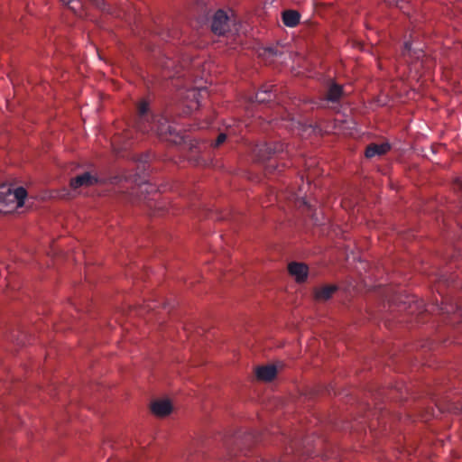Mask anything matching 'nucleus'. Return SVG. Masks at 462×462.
Returning <instances> with one entry per match:
<instances>
[{
  "mask_svg": "<svg viewBox=\"0 0 462 462\" xmlns=\"http://www.w3.org/2000/svg\"><path fill=\"white\" fill-rule=\"evenodd\" d=\"M137 128L141 132L152 131L160 136L171 134V127L167 119L162 116L154 117L149 114V104L145 100L139 102L137 106Z\"/></svg>",
  "mask_w": 462,
  "mask_h": 462,
  "instance_id": "1",
  "label": "nucleus"
},
{
  "mask_svg": "<svg viewBox=\"0 0 462 462\" xmlns=\"http://www.w3.org/2000/svg\"><path fill=\"white\" fill-rule=\"evenodd\" d=\"M26 196L27 192L22 187L13 189L8 185L0 186V213L8 214L22 208Z\"/></svg>",
  "mask_w": 462,
  "mask_h": 462,
  "instance_id": "2",
  "label": "nucleus"
},
{
  "mask_svg": "<svg viewBox=\"0 0 462 462\" xmlns=\"http://www.w3.org/2000/svg\"><path fill=\"white\" fill-rule=\"evenodd\" d=\"M208 96V91L205 88H191L188 89L182 95L181 104L184 106L185 114H189L199 107L200 98Z\"/></svg>",
  "mask_w": 462,
  "mask_h": 462,
  "instance_id": "3",
  "label": "nucleus"
},
{
  "mask_svg": "<svg viewBox=\"0 0 462 462\" xmlns=\"http://www.w3.org/2000/svg\"><path fill=\"white\" fill-rule=\"evenodd\" d=\"M288 272L296 282L302 283L307 281L309 267L303 263L292 262L288 265Z\"/></svg>",
  "mask_w": 462,
  "mask_h": 462,
  "instance_id": "4",
  "label": "nucleus"
},
{
  "mask_svg": "<svg viewBox=\"0 0 462 462\" xmlns=\"http://www.w3.org/2000/svg\"><path fill=\"white\" fill-rule=\"evenodd\" d=\"M227 22L228 17L226 14L222 10H218L213 17L212 31L218 35L224 34L228 28Z\"/></svg>",
  "mask_w": 462,
  "mask_h": 462,
  "instance_id": "5",
  "label": "nucleus"
},
{
  "mask_svg": "<svg viewBox=\"0 0 462 462\" xmlns=\"http://www.w3.org/2000/svg\"><path fill=\"white\" fill-rule=\"evenodd\" d=\"M152 412L157 417H165L172 411V404L168 399H157L151 403Z\"/></svg>",
  "mask_w": 462,
  "mask_h": 462,
  "instance_id": "6",
  "label": "nucleus"
},
{
  "mask_svg": "<svg viewBox=\"0 0 462 462\" xmlns=\"http://www.w3.org/2000/svg\"><path fill=\"white\" fill-rule=\"evenodd\" d=\"M97 182V179L89 172H85L70 180V187L77 190L79 188H88Z\"/></svg>",
  "mask_w": 462,
  "mask_h": 462,
  "instance_id": "7",
  "label": "nucleus"
},
{
  "mask_svg": "<svg viewBox=\"0 0 462 462\" xmlns=\"http://www.w3.org/2000/svg\"><path fill=\"white\" fill-rule=\"evenodd\" d=\"M281 151H282V145H278L273 148L270 144L267 143L257 145L254 149V152L259 160H265L272 153H275Z\"/></svg>",
  "mask_w": 462,
  "mask_h": 462,
  "instance_id": "8",
  "label": "nucleus"
},
{
  "mask_svg": "<svg viewBox=\"0 0 462 462\" xmlns=\"http://www.w3.org/2000/svg\"><path fill=\"white\" fill-rule=\"evenodd\" d=\"M337 291L334 285H324L314 290V297L318 301H326L332 297Z\"/></svg>",
  "mask_w": 462,
  "mask_h": 462,
  "instance_id": "9",
  "label": "nucleus"
},
{
  "mask_svg": "<svg viewBox=\"0 0 462 462\" xmlns=\"http://www.w3.org/2000/svg\"><path fill=\"white\" fill-rule=\"evenodd\" d=\"M255 374L259 380L268 382L275 377L277 369L275 365H268L258 367L255 371Z\"/></svg>",
  "mask_w": 462,
  "mask_h": 462,
  "instance_id": "10",
  "label": "nucleus"
},
{
  "mask_svg": "<svg viewBox=\"0 0 462 462\" xmlns=\"http://www.w3.org/2000/svg\"><path fill=\"white\" fill-rule=\"evenodd\" d=\"M390 150L388 143H373L366 148L365 156L372 158L375 155H383Z\"/></svg>",
  "mask_w": 462,
  "mask_h": 462,
  "instance_id": "11",
  "label": "nucleus"
},
{
  "mask_svg": "<svg viewBox=\"0 0 462 462\" xmlns=\"http://www.w3.org/2000/svg\"><path fill=\"white\" fill-rule=\"evenodd\" d=\"M282 22L286 26L294 27L300 22V14L294 10H287L282 13Z\"/></svg>",
  "mask_w": 462,
  "mask_h": 462,
  "instance_id": "12",
  "label": "nucleus"
},
{
  "mask_svg": "<svg viewBox=\"0 0 462 462\" xmlns=\"http://www.w3.org/2000/svg\"><path fill=\"white\" fill-rule=\"evenodd\" d=\"M342 95L343 90L341 86L333 83L328 88L327 98L329 101L335 102L337 101Z\"/></svg>",
  "mask_w": 462,
  "mask_h": 462,
  "instance_id": "13",
  "label": "nucleus"
},
{
  "mask_svg": "<svg viewBox=\"0 0 462 462\" xmlns=\"http://www.w3.org/2000/svg\"><path fill=\"white\" fill-rule=\"evenodd\" d=\"M273 86L272 85H266L263 86L261 90H259L255 95V100L259 103L266 102L270 99V95L268 97H266L267 94L271 93L273 91Z\"/></svg>",
  "mask_w": 462,
  "mask_h": 462,
  "instance_id": "14",
  "label": "nucleus"
},
{
  "mask_svg": "<svg viewBox=\"0 0 462 462\" xmlns=\"http://www.w3.org/2000/svg\"><path fill=\"white\" fill-rule=\"evenodd\" d=\"M226 134H223V133H222V134H220L217 136V140H216V142H215V144H214V145H215L216 147L219 146L220 144H222V143L226 141Z\"/></svg>",
  "mask_w": 462,
  "mask_h": 462,
  "instance_id": "15",
  "label": "nucleus"
}]
</instances>
